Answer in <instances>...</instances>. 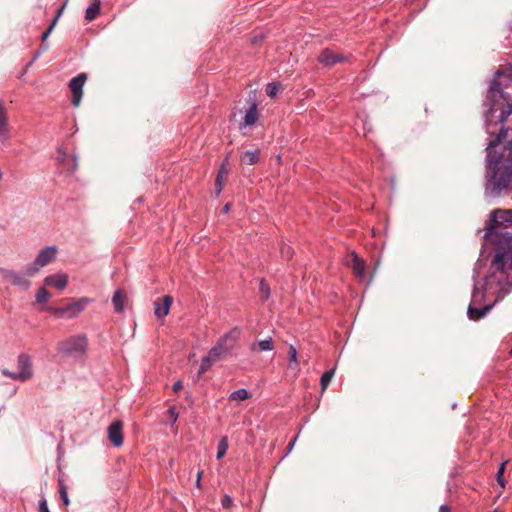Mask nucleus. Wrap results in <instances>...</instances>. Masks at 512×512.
<instances>
[{
    "label": "nucleus",
    "mask_w": 512,
    "mask_h": 512,
    "mask_svg": "<svg viewBox=\"0 0 512 512\" xmlns=\"http://www.w3.org/2000/svg\"><path fill=\"white\" fill-rule=\"evenodd\" d=\"M259 153L258 149L245 151L241 154L240 160L245 165H254L259 160Z\"/></svg>",
    "instance_id": "obj_19"
},
{
    "label": "nucleus",
    "mask_w": 512,
    "mask_h": 512,
    "mask_svg": "<svg viewBox=\"0 0 512 512\" xmlns=\"http://www.w3.org/2000/svg\"><path fill=\"white\" fill-rule=\"evenodd\" d=\"M58 22V19L57 17H54L51 22L49 23L48 27L46 28L48 31H50L52 33V31L54 30L56 24Z\"/></svg>",
    "instance_id": "obj_40"
},
{
    "label": "nucleus",
    "mask_w": 512,
    "mask_h": 512,
    "mask_svg": "<svg viewBox=\"0 0 512 512\" xmlns=\"http://www.w3.org/2000/svg\"><path fill=\"white\" fill-rule=\"evenodd\" d=\"M228 438L226 436H223L217 447V459H221L225 456L227 450H228Z\"/></svg>",
    "instance_id": "obj_28"
},
{
    "label": "nucleus",
    "mask_w": 512,
    "mask_h": 512,
    "mask_svg": "<svg viewBox=\"0 0 512 512\" xmlns=\"http://www.w3.org/2000/svg\"><path fill=\"white\" fill-rule=\"evenodd\" d=\"M280 90V86L275 83H269L266 87V93L269 97L274 98Z\"/></svg>",
    "instance_id": "obj_34"
},
{
    "label": "nucleus",
    "mask_w": 512,
    "mask_h": 512,
    "mask_svg": "<svg viewBox=\"0 0 512 512\" xmlns=\"http://www.w3.org/2000/svg\"><path fill=\"white\" fill-rule=\"evenodd\" d=\"M173 303L172 296L165 295L161 299H158L154 302V313L157 318L165 317L170 310V307Z\"/></svg>",
    "instance_id": "obj_14"
},
{
    "label": "nucleus",
    "mask_w": 512,
    "mask_h": 512,
    "mask_svg": "<svg viewBox=\"0 0 512 512\" xmlns=\"http://www.w3.org/2000/svg\"><path fill=\"white\" fill-rule=\"evenodd\" d=\"M221 503H222L223 508L230 509L233 505V500L230 496L224 495Z\"/></svg>",
    "instance_id": "obj_37"
},
{
    "label": "nucleus",
    "mask_w": 512,
    "mask_h": 512,
    "mask_svg": "<svg viewBox=\"0 0 512 512\" xmlns=\"http://www.w3.org/2000/svg\"><path fill=\"white\" fill-rule=\"evenodd\" d=\"M88 349V339L85 334L70 336L60 341L57 352L64 356H83Z\"/></svg>",
    "instance_id": "obj_3"
},
{
    "label": "nucleus",
    "mask_w": 512,
    "mask_h": 512,
    "mask_svg": "<svg viewBox=\"0 0 512 512\" xmlns=\"http://www.w3.org/2000/svg\"><path fill=\"white\" fill-rule=\"evenodd\" d=\"M498 77L505 78L508 82L512 81V67H504L499 69Z\"/></svg>",
    "instance_id": "obj_32"
},
{
    "label": "nucleus",
    "mask_w": 512,
    "mask_h": 512,
    "mask_svg": "<svg viewBox=\"0 0 512 512\" xmlns=\"http://www.w3.org/2000/svg\"><path fill=\"white\" fill-rule=\"evenodd\" d=\"M87 79V73L81 72L75 77L71 78L68 83V87L71 92V104L74 107H78L81 103L83 97V87Z\"/></svg>",
    "instance_id": "obj_9"
},
{
    "label": "nucleus",
    "mask_w": 512,
    "mask_h": 512,
    "mask_svg": "<svg viewBox=\"0 0 512 512\" xmlns=\"http://www.w3.org/2000/svg\"><path fill=\"white\" fill-rule=\"evenodd\" d=\"M77 167H78L77 156L73 155L71 167L67 168L68 173H70V174L74 173L77 170Z\"/></svg>",
    "instance_id": "obj_38"
},
{
    "label": "nucleus",
    "mask_w": 512,
    "mask_h": 512,
    "mask_svg": "<svg viewBox=\"0 0 512 512\" xmlns=\"http://www.w3.org/2000/svg\"><path fill=\"white\" fill-rule=\"evenodd\" d=\"M57 482L59 497L62 501L63 506L67 507L70 504V499L68 496V487L62 475L58 476Z\"/></svg>",
    "instance_id": "obj_18"
},
{
    "label": "nucleus",
    "mask_w": 512,
    "mask_h": 512,
    "mask_svg": "<svg viewBox=\"0 0 512 512\" xmlns=\"http://www.w3.org/2000/svg\"><path fill=\"white\" fill-rule=\"evenodd\" d=\"M101 13V1L100 0H91L90 4L85 10V20L93 21L98 15Z\"/></svg>",
    "instance_id": "obj_17"
},
{
    "label": "nucleus",
    "mask_w": 512,
    "mask_h": 512,
    "mask_svg": "<svg viewBox=\"0 0 512 512\" xmlns=\"http://www.w3.org/2000/svg\"><path fill=\"white\" fill-rule=\"evenodd\" d=\"M10 138L7 111L0 101V141L5 144Z\"/></svg>",
    "instance_id": "obj_15"
},
{
    "label": "nucleus",
    "mask_w": 512,
    "mask_h": 512,
    "mask_svg": "<svg viewBox=\"0 0 512 512\" xmlns=\"http://www.w3.org/2000/svg\"><path fill=\"white\" fill-rule=\"evenodd\" d=\"M348 59V56L329 48L322 50L318 56V61L327 67L347 62Z\"/></svg>",
    "instance_id": "obj_10"
},
{
    "label": "nucleus",
    "mask_w": 512,
    "mask_h": 512,
    "mask_svg": "<svg viewBox=\"0 0 512 512\" xmlns=\"http://www.w3.org/2000/svg\"><path fill=\"white\" fill-rule=\"evenodd\" d=\"M58 22V19L57 17H54L51 22L49 23L48 27L46 28L48 31H50L52 33V31L54 30L56 24Z\"/></svg>",
    "instance_id": "obj_41"
},
{
    "label": "nucleus",
    "mask_w": 512,
    "mask_h": 512,
    "mask_svg": "<svg viewBox=\"0 0 512 512\" xmlns=\"http://www.w3.org/2000/svg\"><path fill=\"white\" fill-rule=\"evenodd\" d=\"M52 297V294L43 284V286L39 287L35 294V302L37 304L43 305L46 304L47 301Z\"/></svg>",
    "instance_id": "obj_22"
},
{
    "label": "nucleus",
    "mask_w": 512,
    "mask_h": 512,
    "mask_svg": "<svg viewBox=\"0 0 512 512\" xmlns=\"http://www.w3.org/2000/svg\"><path fill=\"white\" fill-rule=\"evenodd\" d=\"M50 34H51V32L48 31L47 29H45V31L41 34V36H40L41 44L34 51L31 60L26 64L25 70H27L44 52H46L49 49V44L47 42V39Z\"/></svg>",
    "instance_id": "obj_16"
},
{
    "label": "nucleus",
    "mask_w": 512,
    "mask_h": 512,
    "mask_svg": "<svg viewBox=\"0 0 512 512\" xmlns=\"http://www.w3.org/2000/svg\"><path fill=\"white\" fill-rule=\"evenodd\" d=\"M491 268L495 271V272H504V269H505V259H504V255L501 254V253H498L494 256L493 260H492V263H491Z\"/></svg>",
    "instance_id": "obj_25"
},
{
    "label": "nucleus",
    "mask_w": 512,
    "mask_h": 512,
    "mask_svg": "<svg viewBox=\"0 0 512 512\" xmlns=\"http://www.w3.org/2000/svg\"><path fill=\"white\" fill-rule=\"evenodd\" d=\"M58 250L59 249L56 245H48L39 250L35 259L28 263V272L37 274L42 267H45L55 261Z\"/></svg>",
    "instance_id": "obj_6"
},
{
    "label": "nucleus",
    "mask_w": 512,
    "mask_h": 512,
    "mask_svg": "<svg viewBox=\"0 0 512 512\" xmlns=\"http://www.w3.org/2000/svg\"><path fill=\"white\" fill-rule=\"evenodd\" d=\"M508 81L505 78H499L498 72L496 73L495 79L491 82L489 91L487 94V100L491 101L492 103H495L498 101V99L503 97V91L502 87L506 86ZM494 106V104H492ZM493 113V107L490 108L486 118H487V129L488 132L493 135L495 133V130L492 129V123H491V116Z\"/></svg>",
    "instance_id": "obj_7"
},
{
    "label": "nucleus",
    "mask_w": 512,
    "mask_h": 512,
    "mask_svg": "<svg viewBox=\"0 0 512 512\" xmlns=\"http://www.w3.org/2000/svg\"><path fill=\"white\" fill-rule=\"evenodd\" d=\"M507 464V462H504L501 464L498 472H497V482L502 486L504 487L505 484H504V480H503V474H504V471H505V465Z\"/></svg>",
    "instance_id": "obj_36"
},
{
    "label": "nucleus",
    "mask_w": 512,
    "mask_h": 512,
    "mask_svg": "<svg viewBox=\"0 0 512 512\" xmlns=\"http://www.w3.org/2000/svg\"><path fill=\"white\" fill-rule=\"evenodd\" d=\"M258 119V110H257V104L253 103L249 110L246 112L244 117V124L245 126H251L255 124V122Z\"/></svg>",
    "instance_id": "obj_24"
},
{
    "label": "nucleus",
    "mask_w": 512,
    "mask_h": 512,
    "mask_svg": "<svg viewBox=\"0 0 512 512\" xmlns=\"http://www.w3.org/2000/svg\"><path fill=\"white\" fill-rule=\"evenodd\" d=\"M229 209H230V204H229V203H227V204L224 206L223 211L226 213V212H228V211H229Z\"/></svg>",
    "instance_id": "obj_46"
},
{
    "label": "nucleus",
    "mask_w": 512,
    "mask_h": 512,
    "mask_svg": "<svg viewBox=\"0 0 512 512\" xmlns=\"http://www.w3.org/2000/svg\"><path fill=\"white\" fill-rule=\"evenodd\" d=\"M438 512H452V511H451V508H450L449 506H447V505H442V506H440V508H439V511H438Z\"/></svg>",
    "instance_id": "obj_45"
},
{
    "label": "nucleus",
    "mask_w": 512,
    "mask_h": 512,
    "mask_svg": "<svg viewBox=\"0 0 512 512\" xmlns=\"http://www.w3.org/2000/svg\"><path fill=\"white\" fill-rule=\"evenodd\" d=\"M251 393L246 389H238L229 395V401H244L251 398Z\"/></svg>",
    "instance_id": "obj_26"
},
{
    "label": "nucleus",
    "mask_w": 512,
    "mask_h": 512,
    "mask_svg": "<svg viewBox=\"0 0 512 512\" xmlns=\"http://www.w3.org/2000/svg\"><path fill=\"white\" fill-rule=\"evenodd\" d=\"M62 301H68L69 303L62 307H54L51 305L42 306L39 311L47 312L58 319H72L77 317L81 312L85 310L87 305L92 302L91 298H66Z\"/></svg>",
    "instance_id": "obj_2"
},
{
    "label": "nucleus",
    "mask_w": 512,
    "mask_h": 512,
    "mask_svg": "<svg viewBox=\"0 0 512 512\" xmlns=\"http://www.w3.org/2000/svg\"><path fill=\"white\" fill-rule=\"evenodd\" d=\"M334 373H335V369H331V370H328L326 371L322 376H321V389L322 391H325L327 389V387L329 386L330 382H331V379L332 377L334 376Z\"/></svg>",
    "instance_id": "obj_29"
},
{
    "label": "nucleus",
    "mask_w": 512,
    "mask_h": 512,
    "mask_svg": "<svg viewBox=\"0 0 512 512\" xmlns=\"http://www.w3.org/2000/svg\"><path fill=\"white\" fill-rule=\"evenodd\" d=\"M259 292H260L261 299L263 301H266V300L269 299V297H270V287H269L268 283L264 279L260 280Z\"/></svg>",
    "instance_id": "obj_31"
},
{
    "label": "nucleus",
    "mask_w": 512,
    "mask_h": 512,
    "mask_svg": "<svg viewBox=\"0 0 512 512\" xmlns=\"http://www.w3.org/2000/svg\"><path fill=\"white\" fill-rule=\"evenodd\" d=\"M168 414H169V416H170V418L172 419L173 422H175L177 420L178 414L176 413L174 408H170L168 410Z\"/></svg>",
    "instance_id": "obj_42"
},
{
    "label": "nucleus",
    "mask_w": 512,
    "mask_h": 512,
    "mask_svg": "<svg viewBox=\"0 0 512 512\" xmlns=\"http://www.w3.org/2000/svg\"><path fill=\"white\" fill-rule=\"evenodd\" d=\"M240 334V329L234 327L217 341L208 354L203 357L198 371L199 377L208 371L213 364L226 359L231 354L239 340Z\"/></svg>",
    "instance_id": "obj_1"
},
{
    "label": "nucleus",
    "mask_w": 512,
    "mask_h": 512,
    "mask_svg": "<svg viewBox=\"0 0 512 512\" xmlns=\"http://www.w3.org/2000/svg\"><path fill=\"white\" fill-rule=\"evenodd\" d=\"M196 485H197V487H200V480L199 479H197Z\"/></svg>",
    "instance_id": "obj_48"
},
{
    "label": "nucleus",
    "mask_w": 512,
    "mask_h": 512,
    "mask_svg": "<svg viewBox=\"0 0 512 512\" xmlns=\"http://www.w3.org/2000/svg\"><path fill=\"white\" fill-rule=\"evenodd\" d=\"M346 264L352 269L353 274L360 280L363 281L366 278V266L365 262L358 257L356 253H351L348 257Z\"/></svg>",
    "instance_id": "obj_11"
},
{
    "label": "nucleus",
    "mask_w": 512,
    "mask_h": 512,
    "mask_svg": "<svg viewBox=\"0 0 512 512\" xmlns=\"http://www.w3.org/2000/svg\"><path fill=\"white\" fill-rule=\"evenodd\" d=\"M281 253H282L283 257H286L287 259L291 258V249H290V247L283 248Z\"/></svg>",
    "instance_id": "obj_43"
},
{
    "label": "nucleus",
    "mask_w": 512,
    "mask_h": 512,
    "mask_svg": "<svg viewBox=\"0 0 512 512\" xmlns=\"http://www.w3.org/2000/svg\"><path fill=\"white\" fill-rule=\"evenodd\" d=\"M57 153H58V156L56 158L57 163L64 165L68 158V153L62 146L57 147Z\"/></svg>",
    "instance_id": "obj_33"
},
{
    "label": "nucleus",
    "mask_w": 512,
    "mask_h": 512,
    "mask_svg": "<svg viewBox=\"0 0 512 512\" xmlns=\"http://www.w3.org/2000/svg\"><path fill=\"white\" fill-rule=\"evenodd\" d=\"M251 351H271L274 349V343L271 337L254 343L250 347Z\"/></svg>",
    "instance_id": "obj_23"
},
{
    "label": "nucleus",
    "mask_w": 512,
    "mask_h": 512,
    "mask_svg": "<svg viewBox=\"0 0 512 512\" xmlns=\"http://www.w3.org/2000/svg\"><path fill=\"white\" fill-rule=\"evenodd\" d=\"M202 474H203V472L199 471L198 474H197V479L201 480Z\"/></svg>",
    "instance_id": "obj_47"
},
{
    "label": "nucleus",
    "mask_w": 512,
    "mask_h": 512,
    "mask_svg": "<svg viewBox=\"0 0 512 512\" xmlns=\"http://www.w3.org/2000/svg\"><path fill=\"white\" fill-rule=\"evenodd\" d=\"M228 175V169L226 168V165L225 164H222L219 172H218V175H217V179H216V187H217V193L219 194L222 190V187H223V182L224 180L226 179Z\"/></svg>",
    "instance_id": "obj_27"
},
{
    "label": "nucleus",
    "mask_w": 512,
    "mask_h": 512,
    "mask_svg": "<svg viewBox=\"0 0 512 512\" xmlns=\"http://www.w3.org/2000/svg\"><path fill=\"white\" fill-rule=\"evenodd\" d=\"M124 299L125 295L122 293V290L118 289L114 292L112 303L115 312L122 313L124 311Z\"/></svg>",
    "instance_id": "obj_21"
},
{
    "label": "nucleus",
    "mask_w": 512,
    "mask_h": 512,
    "mask_svg": "<svg viewBox=\"0 0 512 512\" xmlns=\"http://www.w3.org/2000/svg\"><path fill=\"white\" fill-rule=\"evenodd\" d=\"M172 388H173V391L175 393L180 392L182 390V388H183V382L182 381H177L176 383H174Z\"/></svg>",
    "instance_id": "obj_39"
},
{
    "label": "nucleus",
    "mask_w": 512,
    "mask_h": 512,
    "mask_svg": "<svg viewBox=\"0 0 512 512\" xmlns=\"http://www.w3.org/2000/svg\"><path fill=\"white\" fill-rule=\"evenodd\" d=\"M65 6H66V3H64L63 5H61L57 11H56V14L54 17H57V19L59 20V18L61 17L62 13L64 12V9H65Z\"/></svg>",
    "instance_id": "obj_44"
},
{
    "label": "nucleus",
    "mask_w": 512,
    "mask_h": 512,
    "mask_svg": "<svg viewBox=\"0 0 512 512\" xmlns=\"http://www.w3.org/2000/svg\"><path fill=\"white\" fill-rule=\"evenodd\" d=\"M492 308V305H486L482 308H474L472 306H469L468 308V316L471 320L477 321L481 318H483L487 312H489Z\"/></svg>",
    "instance_id": "obj_20"
},
{
    "label": "nucleus",
    "mask_w": 512,
    "mask_h": 512,
    "mask_svg": "<svg viewBox=\"0 0 512 512\" xmlns=\"http://www.w3.org/2000/svg\"><path fill=\"white\" fill-rule=\"evenodd\" d=\"M69 282V276L64 272H57L52 275H48L44 278L43 284L45 286L55 287L58 290H63L67 287Z\"/></svg>",
    "instance_id": "obj_12"
},
{
    "label": "nucleus",
    "mask_w": 512,
    "mask_h": 512,
    "mask_svg": "<svg viewBox=\"0 0 512 512\" xmlns=\"http://www.w3.org/2000/svg\"><path fill=\"white\" fill-rule=\"evenodd\" d=\"M0 273L2 275L3 280L9 281V283L12 286L22 291H28L30 289L32 283L29 280V278L34 277L36 275V273L28 272V264L22 271H15L0 267Z\"/></svg>",
    "instance_id": "obj_5"
},
{
    "label": "nucleus",
    "mask_w": 512,
    "mask_h": 512,
    "mask_svg": "<svg viewBox=\"0 0 512 512\" xmlns=\"http://www.w3.org/2000/svg\"><path fill=\"white\" fill-rule=\"evenodd\" d=\"M110 486L113 490H123L124 493L128 489L126 460L124 457H118L113 466V479L110 480Z\"/></svg>",
    "instance_id": "obj_8"
},
{
    "label": "nucleus",
    "mask_w": 512,
    "mask_h": 512,
    "mask_svg": "<svg viewBox=\"0 0 512 512\" xmlns=\"http://www.w3.org/2000/svg\"><path fill=\"white\" fill-rule=\"evenodd\" d=\"M288 354H289V367L291 369H297L298 368L297 350L293 345L289 346Z\"/></svg>",
    "instance_id": "obj_30"
},
{
    "label": "nucleus",
    "mask_w": 512,
    "mask_h": 512,
    "mask_svg": "<svg viewBox=\"0 0 512 512\" xmlns=\"http://www.w3.org/2000/svg\"><path fill=\"white\" fill-rule=\"evenodd\" d=\"M17 369L13 372L8 369H2V375L9 377L15 381L26 382L33 377V363L32 358L27 353H20L17 357Z\"/></svg>",
    "instance_id": "obj_4"
},
{
    "label": "nucleus",
    "mask_w": 512,
    "mask_h": 512,
    "mask_svg": "<svg viewBox=\"0 0 512 512\" xmlns=\"http://www.w3.org/2000/svg\"><path fill=\"white\" fill-rule=\"evenodd\" d=\"M38 512H50L45 496L38 501Z\"/></svg>",
    "instance_id": "obj_35"
},
{
    "label": "nucleus",
    "mask_w": 512,
    "mask_h": 512,
    "mask_svg": "<svg viewBox=\"0 0 512 512\" xmlns=\"http://www.w3.org/2000/svg\"><path fill=\"white\" fill-rule=\"evenodd\" d=\"M108 439L114 447H120L123 444V431L121 421H114L109 425Z\"/></svg>",
    "instance_id": "obj_13"
}]
</instances>
